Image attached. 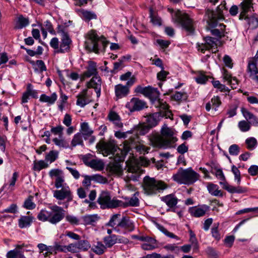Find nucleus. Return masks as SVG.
I'll use <instances>...</instances> for the list:
<instances>
[{"instance_id": "1", "label": "nucleus", "mask_w": 258, "mask_h": 258, "mask_svg": "<svg viewBox=\"0 0 258 258\" xmlns=\"http://www.w3.org/2000/svg\"><path fill=\"white\" fill-rule=\"evenodd\" d=\"M97 148L104 156L112 155L114 160L109 165L110 171L113 174L120 175L123 172L122 161L124 158V152L119 148L114 140L101 142L97 144Z\"/></svg>"}, {"instance_id": "2", "label": "nucleus", "mask_w": 258, "mask_h": 258, "mask_svg": "<svg viewBox=\"0 0 258 258\" xmlns=\"http://www.w3.org/2000/svg\"><path fill=\"white\" fill-rule=\"evenodd\" d=\"M161 133L162 136L152 135L149 137L151 145L155 147L163 149L174 148L177 138L174 130L165 124L161 128Z\"/></svg>"}, {"instance_id": "3", "label": "nucleus", "mask_w": 258, "mask_h": 258, "mask_svg": "<svg viewBox=\"0 0 258 258\" xmlns=\"http://www.w3.org/2000/svg\"><path fill=\"white\" fill-rule=\"evenodd\" d=\"M64 210L57 205H49L41 209L37 215V219L42 222L48 221L52 224H56L64 217Z\"/></svg>"}, {"instance_id": "4", "label": "nucleus", "mask_w": 258, "mask_h": 258, "mask_svg": "<svg viewBox=\"0 0 258 258\" xmlns=\"http://www.w3.org/2000/svg\"><path fill=\"white\" fill-rule=\"evenodd\" d=\"M200 175L189 167L183 169L180 168L172 176L173 180L179 184L190 185L199 179Z\"/></svg>"}, {"instance_id": "5", "label": "nucleus", "mask_w": 258, "mask_h": 258, "mask_svg": "<svg viewBox=\"0 0 258 258\" xmlns=\"http://www.w3.org/2000/svg\"><path fill=\"white\" fill-rule=\"evenodd\" d=\"M85 44L86 47L96 53L103 51L105 46L104 38H100L94 30H91L88 33Z\"/></svg>"}, {"instance_id": "6", "label": "nucleus", "mask_w": 258, "mask_h": 258, "mask_svg": "<svg viewBox=\"0 0 258 258\" xmlns=\"http://www.w3.org/2000/svg\"><path fill=\"white\" fill-rule=\"evenodd\" d=\"M205 19L210 27L215 28L211 31L213 35L220 38L224 36L225 26L223 24L219 23V20H216L214 13L209 10H207L206 12Z\"/></svg>"}, {"instance_id": "7", "label": "nucleus", "mask_w": 258, "mask_h": 258, "mask_svg": "<svg viewBox=\"0 0 258 258\" xmlns=\"http://www.w3.org/2000/svg\"><path fill=\"white\" fill-rule=\"evenodd\" d=\"M144 189L148 195L160 192L167 188L166 184L162 181L146 176L144 179Z\"/></svg>"}, {"instance_id": "8", "label": "nucleus", "mask_w": 258, "mask_h": 258, "mask_svg": "<svg viewBox=\"0 0 258 258\" xmlns=\"http://www.w3.org/2000/svg\"><path fill=\"white\" fill-rule=\"evenodd\" d=\"M97 202L102 209H113L119 207V200L116 199H111L108 192L103 191L100 195Z\"/></svg>"}, {"instance_id": "9", "label": "nucleus", "mask_w": 258, "mask_h": 258, "mask_svg": "<svg viewBox=\"0 0 258 258\" xmlns=\"http://www.w3.org/2000/svg\"><path fill=\"white\" fill-rule=\"evenodd\" d=\"M168 10L172 14V19L175 22L180 23L183 28L189 33L194 32L193 21L188 15L181 16L179 12H174L172 9L169 8Z\"/></svg>"}, {"instance_id": "10", "label": "nucleus", "mask_w": 258, "mask_h": 258, "mask_svg": "<svg viewBox=\"0 0 258 258\" xmlns=\"http://www.w3.org/2000/svg\"><path fill=\"white\" fill-rule=\"evenodd\" d=\"M49 175L51 178L55 180V187L56 188L69 187L64 180V175L63 172L58 169H53L50 170Z\"/></svg>"}, {"instance_id": "11", "label": "nucleus", "mask_w": 258, "mask_h": 258, "mask_svg": "<svg viewBox=\"0 0 258 258\" xmlns=\"http://www.w3.org/2000/svg\"><path fill=\"white\" fill-rule=\"evenodd\" d=\"M60 26H59L58 32L61 33V38L59 47V49L57 50L58 53L68 52L70 50V45L72 43V40L68 34L63 30L60 29Z\"/></svg>"}, {"instance_id": "12", "label": "nucleus", "mask_w": 258, "mask_h": 258, "mask_svg": "<svg viewBox=\"0 0 258 258\" xmlns=\"http://www.w3.org/2000/svg\"><path fill=\"white\" fill-rule=\"evenodd\" d=\"M133 81L130 80L125 85L119 84L114 86V92L117 99L126 97L130 93V89L133 86Z\"/></svg>"}, {"instance_id": "13", "label": "nucleus", "mask_w": 258, "mask_h": 258, "mask_svg": "<svg viewBox=\"0 0 258 258\" xmlns=\"http://www.w3.org/2000/svg\"><path fill=\"white\" fill-rule=\"evenodd\" d=\"M139 192H136L132 197H122L124 201L119 200V207L126 208L127 207H138L140 204L139 199Z\"/></svg>"}, {"instance_id": "14", "label": "nucleus", "mask_w": 258, "mask_h": 258, "mask_svg": "<svg viewBox=\"0 0 258 258\" xmlns=\"http://www.w3.org/2000/svg\"><path fill=\"white\" fill-rule=\"evenodd\" d=\"M125 107L131 112L139 111L146 107V103L139 98H133L126 104Z\"/></svg>"}, {"instance_id": "15", "label": "nucleus", "mask_w": 258, "mask_h": 258, "mask_svg": "<svg viewBox=\"0 0 258 258\" xmlns=\"http://www.w3.org/2000/svg\"><path fill=\"white\" fill-rule=\"evenodd\" d=\"M53 197L59 200L66 199L68 202H70L73 199L72 193L69 187H64L61 188V189L54 190Z\"/></svg>"}, {"instance_id": "16", "label": "nucleus", "mask_w": 258, "mask_h": 258, "mask_svg": "<svg viewBox=\"0 0 258 258\" xmlns=\"http://www.w3.org/2000/svg\"><path fill=\"white\" fill-rule=\"evenodd\" d=\"M247 71L250 79L258 84V62L251 59L249 60Z\"/></svg>"}, {"instance_id": "17", "label": "nucleus", "mask_w": 258, "mask_h": 258, "mask_svg": "<svg viewBox=\"0 0 258 258\" xmlns=\"http://www.w3.org/2000/svg\"><path fill=\"white\" fill-rule=\"evenodd\" d=\"M77 98L76 104L82 108L84 107L92 101L91 96L88 94L87 89H84L79 93L77 95Z\"/></svg>"}, {"instance_id": "18", "label": "nucleus", "mask_w": 258, "mask_h": 258, "mask_svg": "<svg viewBox=\"0 0 258 258\" xmlns=\"http://www.w3.org/2000/svg\"><path fill=\"white\" fill-rule=\"evenodd\" d=\"M210 210V207L206 205L190 207L188 212L190 215L195 217L204 216Z\"/></svg>"}, {"instance_id": "19", "label": "nucleus", "mask_w": 258, "mask_h": 258, "mask_svg": "<svg viewBox=\"0 0 258 258\" xmlns=\"http://www.w3.org/2000/svg\"><path fill=\"white\" fill-rule=\"evenodd\" d=\"M102 81L98 76H93L88 83V87L93 88L96 92L97 97L98 98L101 95Z\"/></svg>"}, {"instance_id": "20", "label": "nucleus", "mask_w": 258, "mask_h": 258, "mask_svg": "<svg viewBox=\"0 0 258 258\" xmlns=\"http://www.w3.org/2000/svg\"><path fill=\"white\" fill-rule=\"evenodd\" d=\"M222 76L227 84L229 85L232 89H236L238 85V81L235 77H233L232 75L225 69L222 71Z\"/></svg>"}, {"instance_id": "21", "label": "nucleus", "mask_w": 258, "mask_h": 258, "mask_svg": "<svg viewBox=\"0 0 258 258\" xmlns=\"http://www.w3.org/2000/svg\"><path fill=\"white\" fill-rule=\"evenodd\" d=\"M161 112H155L147 115L146 121V123L151 128L156 126L162 117Z\"/></svg>"}, {"instance_id": "22", "label": "nucleus", "mask_w": 258, "mask_h": 258, "mask_svg": "<svg viewBox=\"0 0 258 258\" xmlns=\"http://www.w3.org/2000/svg\"><path fill=\"white\" fill-rule=\"evenodd\" d=\"M155 106L158 108L160 111H165L164 113H161L162 116H165L166 118H171V116L172 114L170 111L168 110V105L166 104L165 102H163L162 100H158L155 102Z\"/></svg>"}, {"instance_id": "23", "label": "nucleus", "mask_w": 258, "mask_h": 258, "mask_svg": "<svg viewBox=\"0 0 258 258\" xmlns=\"http://www.w3.org/2000/svg\"><path fill=\"white\" fill-rule=\"evenodd\" d=\"M96 63L94 61H90L88 62V66L87 71L85 72L82 76V79L86 78H89L92 76H97Z\"/></svg>"}, {"instance_id": "24", "label": "nucleus", "mask_w": 258, "mask_h": 258, "mask_svg": "<svg viewBox=\"0 0 258 258\" xmlns=\"http://www.w3.org/2000/svg\"><path fill=\"white\" fill-rule=\"evenodd\" d=\"M107 117L109 120L112 122L115 127L120 128L123 127V123L121 122L119 115L115 111H110Z\"/></svg>"}, {"instance_id": "25", "label": "nucleus", "mask_w": 258, "mask_h": 258, "mask_svg": "<svg viewBox=\"0 0 258 258\" xmlns=\"http://www.w3.org/2000/svg\"><path fill=\"white\" fill-rule=\"evenodd\" d=\"M80 126L81 128L79 133H81L84 140H87L91 136L93 133V131L90 127L88 123L86 122L81 123Z\"/></svg>"}, {"instance_id": "26", "label": "nucleus", "mask_w": 258, "mask_h": 258, "mask_svg": "<svg viewBox=\"0 0 258 258\" xmlns=\"http://www.w3.org/2000/svg\"><path fill=\"white\" fill-rule=\"evenodd\" d=\"M53 143L60 149H70V146L68 142L62 136L55 137L52 139Z\"/></svg>"}, {"instance_id": "27", "label": "nucleus", "mask_w": 258, "mask_h": 258, "mask_svg": "<svg viewBox=\"0 0 258 258\" xmlns=\"http://www.w3.org/2000/svg\"><path fill=\"white\" fill-rule=\"evenodd\" d=\"M106 248H110L117 242H121L120 239L115 234L105 236L103 239Z\"/></svg>"}, {"instance_id": "28", "label": "nucleus", "mask_w": 258, "mask_h": 258, "mask_svg": "<svg viewBox=\"0 0 258 258\" xmlns=\"http://www.w3.org/2000/svg\"><path fill=\"white\" fill-rule=\"evenodd\" d=\"M57 98L56 93H53L50 96H47L45 94L40 95L39 101L41 102L46 103L48 105L53 104Z\"/></svg>"}, {"instance_id": "29", "label": "nucleus", "mask_w": 258, "mask_h": 258, "mask_svg": "<svg viewBox=\"0 0 258 258\" xmlns=\"http://www.w3.org/2000/svg\"><path fill=\"white\" fill-rule=\"evenodd\" d=\"M100 219L97 214L88 215L81 217L83 221L82 224L94 225L96 224Z\"/></svg>"}, {"instance_id": "30", "label": "nucleus", "mask_w": 258, "mask_h": 258, "mask_svg": "<svg viewBox=\"0 0 258 258\" xmlns=\"http://www.w3.org/2000/svg\"><path fill=\"white\" fill-rule=\"evenodd\" d=\"M246 13H243L240 15V19H244L249 25L250 28L252 29L258 28V18L255 16L247 17L245 16Z\"/></svg>"}, {"instance_id": "31", "label": "nucleus", "mask_w": 258, "mask_h": 258, "mask_svg": "<svg viewBox=\"0 0 258 258\" xmlns=\"http://www.w3.org/2000/svg\"><path fill=\"white\" fill-rule=\"evenodd\" d=\"M86 164L95 170L101 171L103 169L104 164L103 162L98 159H93L87 162Z\"/></svg>"}, {"instance_id": "32", "label": "nucleus", "mask_w": 258, "mask_h": 258, "mask_svg": "<svg viewBox=\"0 0 258 258\" xmlns=\"http://www.w3.org/2000/svg\"><path fill=\"white\" fill-rule=\"evenodd\" d=\"M83 139L81 133H77L75 134L71 141V145H70V149L73 150L77 146H83L84 145Z\"/></svg>"}, {"instance_id": "33", "label": "nucleus", "mask_w": 258, "mask_h": 258, "mask_svg": "<svg viewBox=\"0 0 258 258\" xmlns=\"http://www.w3.org/2000/svg\"><path fill=\"white\" fill-rule=\"evenodd\" d=\"M253 0H243L240 4V7L241 9V15L243 13H247L253 11Z\"/></svg>"}, {"instance_id": "34", "label": "nucleus", "mask_w": 258, "mask_h": 258, "mask_svg": "<svg viewBox=\"0 0 258 258\" xmlns=\"http://www.w3.org/2000/svg\"><path fill=\"white\" fill-rule=\"evenodd\" d=\"M209 192L213 196L222 197L223 193L221 190H220L219 186L217 184L212 183H209L207 186Z\"/></svg>"}, {"instance_id": "35", "label": "nucleus", "mask_w": 258, "mask_h": 258, "mask_svg": "<svg viewBox=\"0 0 258 258\" xmlns=\"http://www.w3.org/2000/svg\"><path fill=\"white\" fill-rule=\"evenodd\" d=\"M29 20L28 18L24 17L22 15L19 16L16 19L15 28L17 29H21L29 24Z\"/></svg>"}, {"instance_id": "36", "label": "nucleus", "mask_w": 258, "mask_h": 258, "mask_svg": "<svg viewBox=\"0 0 258 258\" xmlns=\"http://www.w3.org/2000/svg\"><path fill=\"white\" fill-rule=\"evenodd\" d=\"M106 247L101 241L95 242L91 247V250L98 255H102L104 253Z\"/></svg>"}, {"instance_id": "37", "label": "nucleus", "mask_w": 258, "mask_h": 258, "mask_svg": "<svg viewBox=\"0 0 258 258\" xmlns=\"http://www.w3.org/2000/svg\"><path fill=\"white\" fill-rule=\"evenodd\" d=\"M226 9V3L225 2H223L221 4L217 7L216 12H214L213 11L209 9L211 12L214 13V16L216 17V20L219 21L222 20L224 19V12L223 11Z\"/></svg>"}, {"instance_id": "38", "label": "nucleus", "mask_w": 258, "mask_h": 258, "mask_svg": "<svg viewBox=\"0 0 258 258\" xmlns=\"http://www.w3.org/2000/svg\"><path fill=\"white\" fill-rule=\"evenodd\" d=\"M151 128L145 123H140L139 125L135 126L134 132L137 134L140 135H145L149 132Z\"/></svg>"}, {"instance_id": "39", "label": "nucleus", "mask_w": 258, "mask_h": 258, "mask_svg": "<svg viewBox=\"0 0 258 258\" xmlns=\"http://www.w3.org/2000/svg\"><path fill=\"white\" fill-rule=\"evenodd\" d=\"M162 200L166 204L168 207L170 208L173 207L177 203V198L174 196L172 195H169L163 197L162 198Z\"/></svg>"}, {"instance_id": "40", "label": "nucleus", "mask_w": 258, "mask_h": 258, "mask_svg": "<svg viewBox=\"0 0 258 258\" xmlns=\"http://www.w3.org/2000/svg\"><path fill=\"white\" fill-rule=\"evenodd\" d=\"M151 88V87L150 86L142 87L141 85H138L135 88L134 91L136 93H140L146 97H148Z\"/></svg>"}, {"instance_id": "41", "label": "nucleus", "mask_w": 258, "mask_h": 258, "mask_svg": "<svg viewBox=\"0 0 258 258\" xmlns=\"http://www.w3.org/2000/svg\"><path fill=\"white\" fill-rule=\"evenodd\" d=\"M34 218L30 216H22L19 219V226H29L30 225L33 221Z\"/></svg>"}, {"instance_id": "42", "label": "nucleus", "mask_w": 258, "mask_h": 258, "mask_svg": "<svg viewBox=\"0 0 258 258\" xmlns=\"http://www.w3.org/2000/svg\"><path fill=\"white\" fill-rule=\"evenodd\" d=\"M119 79L121 81H127L126 82H128L131 81H133V85L136 82L137 78L136 77L132 75V73L131 72H127L123 74H122L119 77Z\"/></svg>"}, {"instance_id": "43", "label": "nucleus", "mask_w": 258, "mask_h": 258, "mask_svg": "<svg viewBox=\"0 0 258 258\" xmlns=\"http://www.w3.org/2000/svg\"><path fill=\"white\" fill-rule=\"evenodd\" d=\"M81 17L85 20H90L97 18L96 15L91 11L82 10L80 11Z\"/></svg>"}, {"instance_id": "44", "label": "nucleus", "mask_w": 258, "mask_h": 258, "mask_svg": "<svg viewBox=\"0 0 258 258\" xmlns=\"http://www.w3.org/2000/svg\"><path fill=\"white\" fill-rule=\"evenodd\" d=\"M79 251H86L91 248V244L86 240H80L77 242Z\"/></svg>"}, {"instance_id": "45", "label": "nucleus", "mask_w": 258, "mask_h": 258, "mask_svg": "<svg viewBox=\"0 0 258 258\" xmlns=\"http://www.w3.org/2000/svg\"><path fill=\"white\" fill-rule=\"evenodd\" d=\"M195 79L197 83L204 84L208 81V77L203 72H198L195 77Z\"/></svg>"}, {"instance_id": "46", "label": "nucleus", "mask_w": 258, "mask_h": 258, "mask_svg": "<svg viewBox=\"0 0 258 258\" xmlns=\"http://www.w3.org/2000/svg\"><path fill=\"white\" fill-rule=\"evenodd\" d=\"M33 165V169L36 171H40L41 169L47 168L49 166V164L45 161L42 160L34 161Z\"/></svg>"}, {"instance_id": "47", "label": "nucleus", "mask_w": 258, "mask_h": 258, "mask_svg": "<svg viewBox=\"0 0 258 258\" xmlns=\"http://www.w3.org/2000/svg\"><path fill=\"white\" fill-rule=\"evenodd\" d=\"M18 173L17 172H15L13 173L12 177L10 181L9 184H6L3 186V188L7 187L8 186V189L10 191H12L14 190V186L16 184V182L18 177Z\"/></svg>"}, {"instance_id": "48", "label": "nucleus", "mask_w": 258, "mask_h": 258, "mask_svg": "<svg viewBox=\"0 0 258 258\" xmlns=\"http://www.w3.org/2000/svg\"><path fill=\"white\" fill-rule=\"evenodd\" d=\"M58 152L56 151H50L45 156V160L49 162V163L53 162L58 157Z\"/></svg>"}, {"instance_id": "49", "label": "nucleus", "mask_w": 258, "mask_h": 258, "mask_svg": "<svg viewBox=\"0 0 258 258\" xmlns=\"http://www.w3.org/2000/svg\"><path fill=\"white\" fill-rule=\"evenodd\" d=\"M159 97V92L157 89L151 87L148 97L150 100L154 101V103L157 101Z\"/></svg>"}, {"instance_id": "50", "label": "nucleus", "mask_w": 258, "mask_h": 258, "mask_svg": "<svg viewBox=\"0 0 258 258\" xmlns=\"http://www.w3.org/2000/svg\"><path fill=\"white\" fill-rule=\"evenodd\" d=\"M66 220L72 225L82 224L81 222V218L80 219L73 215H68L66 216Z\"/></svg>"}, {"instance_id": "51", "label": "nucleus", "mask_w": 258, "mask_h": 258, "mask_svg": "<svg viewBox=\"0 0 258 258\" xmlns=\"http://www.w3.org/2000/svg\"><path fill=\"white\" fill-rule=\"evenodd\" d=\"M245 144L248 149L252 150L255 149L257 146V141L254 138L250 137L245 140Z\"/></svg>"}, {"instance_id": "52", "label": "nucleus", "mask_w": 258, "mask_h": 258, "mask_svg": "<svg viewBox=\"0 0 258 258\" xmlns=\"http://www.w3.org/2000/svg\"><path fill=\"white\" fill-rule=\"evenodd\" d=\"M92 180L101 184L106 183L108 181L106 177L99 174L92 175Z\"/></svg>"}, {"instance_id": "53", "label": "nucleus", "mask_w": 258, "mask_h": 258, "mask_svg": "<svg viewBox=\"0 0 258 258\" xmlns=\"http://www.w3.org/2000/svg\"><path fill=\"white\" fill-rule=\"evenodd\" d=\"M238 126L239 130L242 132H247L250 128L249 122L245 120L240 121L238 123Z\"/></svg>"}, {"instance_id": "54", "label": "nucleus", "mask_w": 258, "mask_h": 258, "mask_svg": "<svg viewBox=\"0 0 258 258\" xmlns=\"http://www.w3.org/2000/svg\"><path fill=\"white\" fill-rule=\"evenodd\" d=\"M205 41V43L207 45L208 47H209L210 49H213L214 47H216L217 40L215 38L211 37H206ZM212 50L213 51V50Z\"/></svg>"}, {"instance_id": "55", "label": "nucleus", "mask_w": 258, "mask_h": 258, "mask_svg": "<svg viewBox=\"0 0 258 258\" xmlns=\"http://www.w3.org/2000/svg\"><path fill=\"white\" fill-rule=\"evenodd\" d=\"M64 127L59 124L56 126H52L51 128L50 132L54 135H58V136H62Z\"/></svg>"}, {"instance_id": "56", "label": "nucleus", "mask_w": 258, "mask_h": 258, "mask_svg": "<svg viewBox=\"0 0 258 258\" xmlns=\"http://www.w3.org/2000/svg\"><path fill=\"white\" fill-rule=\"evenodd\" d=\"M231 170L234 175V180L239 184L241 181L240 172L239 169L234 165L232 166Z\"/></svg>"}, {"instance_id": "57", "label": "nucleus", "mask_w": 258, "mask_h": 258, "mask_svg": "<svg viewBox=\"0 0 258 258\" xmlns=\"http://www.w3.org/2000/svg\"><path fill=\"white\" fill-rule=\"evenodd\" d=\"M26 92L29 96H32L33 98H36L38 97L37 91L33 89V86L31 84L27 85Z\"/></svg>"}, {"instance_id": "58", "label": "nucleus", "mask_w": 258, "mask_h": 258, "mask_svg": "<svg viewBox=\"0 0 258 258\" xmlns=\"http://www.w3.org/2000/svg\"><path fill=\"white\" fill-rule=\"evenodd\" d=\"M23 207L28 210H32L35 208L36 205L32 202V197H29L25 200Z\"/></svg>"}, {"instance_id": "59", "label": "nucleus", "mask_w": 258, "mask_h": 258, "mask_svg": "<svg viewBox=\"0 0 258 258\" xmlns=\"http://www.w3.org/2000/svg\"><path fill=\"white\" fill-rule=\"evenodd\" d=\"M212 104V108L215 111L217 110L218 107L221 105V101L219 96H214L211 100Z\"/></svg>"}, {"instance_id": "60", "label": "nucleus", "mask_w": 258, "mask_h": 258, "mask_svg": "<svg viewBox=\"0 0 258 258\" xmlns=\"http://www.w3.org/2000/svg\"><path fill=\"white\" fill-rule=\"evenodd\" d=\"M229 154L232 156H237L240 152V148L236 144L231 145L228 149Z\"/></svg>"}, {"instance_id": "61", "label": "nucleus", "mask_w": 258, "mask_h": 258, "mask_svg": "<svg viewBox=\"0 0 258 258\" xmlns=\"http://www.w3.org/2000/svg\"><path fill=\"white\" fill-rule=\"evenodd\" d=\"M247 191V189L245 187L242 186H234L232 185L230 193L231 194H243Z\"/></svg>"}, {"instance_id": "62", "label": "nucleus", "mask_w": 258, "mask_h": 258, "mask_svg": "<svg viewBox=\"0 0 258 258\" xmlns=\"http://www.w3.org/2000/svg\"><path fill=\"white\" fill-rule=\"evenodd\" d=\"M172 98L176 101L185 100L187 98L186 94L184 92H176L173 95Z\"/></svg>"}, {"instance_id": "63", "label": "nucleus", "mask_w": 258, "mask_h": 258, "mask_svg": "<svg viewBox=\"0 0 258 258\" xmlns=\"http://www.w3.org/2000/svg\"><path fill=\"white\" fill-rule=\"evenodd\" d=\"M54 244L55 247V253H56L57 252H67L66 245H62L59 242H55Z\"/></svg>"}, {"instance_id": "64", "label": "nucleus", "mask_w": 258, "mask_h": 258, "mask_svg": "<svg viewBox=\"0 0 258 258\" xmlns=\"http://www.w3.org/2000/svg\"><path fill=\"white\" fill-rule=\"evenodd\" d=\"M120 214H116L113 215L110 219L109 222L107 223L106 226H114L116 222L119 221Z\"/></svg>"}]
</instances>
